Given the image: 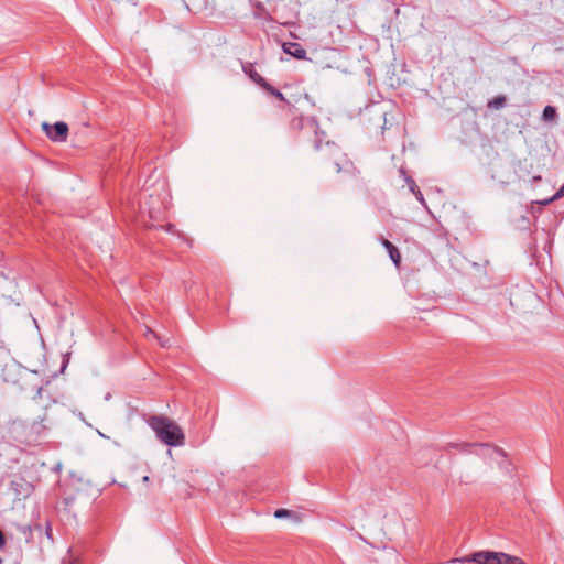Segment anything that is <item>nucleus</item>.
Returning <instances> with one entry per match:
<instances>
[{"label": "nucleus", "instance_id": "nucleus-4", "mask_svg": "<svg viewBox=\"0 0 564 564\" xmlns=\"http://www.w3.org/2000/svg\"><path fill=\"white\" fill-rule=\"evenodd\" d=\"M42 129L53 142H64L68 135V126L64 121H57L54 124L43 122Z\"/></svg>", "mask_w": 564, "mask_h": 564}, {"label": "nucleus", "instance_id": "nucleus-1", "mask_svg": "<svg viewBox=\"0 0 564 564\" xmlns=\"http://www.w3.org/2000/svg\"><path fill=\"white\" fill-rule=\"evenodd\" d=\"M147 423L154 431L156 438L164 445L170 447L184 445L185 434L172 419L163 415H152Z\"/></svg>", "mask_w": 564, "mask_h": 564}, {"label": "nucleus", "instance_id": "nucleus-3", "mask_svg": "<svg viewBox=\"0 0 564 564\" xmlns=\"http://www.w3.org/2000/svg\"><path fill=\"white\" fill-rule=\"evenodd\" d=\"M474 564H525L520 557L503 552L479 551L469 556L460 557V563Z\"/></svg>", "mask_w": 564, "mask_h": 564}, {"label": "nucleus", "instance_id": "nucleus-14", "mask_svg": "<svg viewBox=\"0 0 564 564\" xmlns=\"http://www.w3.org/2000/svg\"><path fill=\"white\" fill-rule=\"evenodd\" d=\"M564 196V184L561 186V188L550 198L544 200L542 204L546 205L553 200H556Z\"/></svg>", "mask_w": 564, "mask_h": 564}, {"label": "nucleus", "instance_id": "nucleus-19", "mask_svg": "<svg viewBox=\"0 0 564 564\" xmlns=\"http://www.w3.org/2000/svg\"><path fill=\"white\" fill-rule=\"evenodd\" d=\"M68 362V359H65L64 362H63V366H62V370H64L66 368V364Z\"/></svg>", "mask_w": 564, "mask_h": 564}, {"label": "nucleus", "instance_id": "nucleus-8", "mask_svg": "<svg viewBox=\"0 0 564 564\" xmlns=\"http://www.w3.org/2000/svg\"><path fill=\"white\" fill-rule=\"evenodd\" d=\"M381 243L387 249V251L389 253V257L393 261V263L395 265H399L400 260H401V256H400V252H399L398 248L393 243H391L389 240H387L384 238L381 239Z\"/></svg>", "mask_w": 564, "mask_h": 564}, {"label": "nucleus", "instance_id": "nucleus-10", "mask_svg": "<svg viewBox=\"0 0 564 564\" xmlns=\"http://www.w3.org/2000/svg\"><path fill=\"white\" fill-rule=\"evenodd\" d=\"M506 102H507L506 97L500 95V96H497V97L492 98L491 100H489L487 106L490 109L500 110L506 106Z\"/></svg>", "mask_w": 564, "mask_h": 564}, {"label": "nucleus", "instance_id": "nucleus-6", "mask_svg": "<svg viewBox=\"0 0 564 564\" xmlns=\"http://www.w3.org/2000/svg\"><path fill=\"white\" fill-rule=\"evenodd\" d=\"M283 51L285 54H289L296 59H304L306 57V51L296 42L283 43Z\"/></svg>", "mask_w": 564, "mask_h": 564}, {"label": "nucleus", "instance_id": "nucleus-9", "mask_svg": "<svg viewBox=\"0 0 564 564\" xmlns=\"http://www.w3.org/2000/svg\"><path fill=\"white\" fill-rule=\"evenodd\" d=\"M405 182L408 183L409 185V188L410 191L414 194V196L416 197V199L422 203L423 205H425V200H424V197H423V194L422 192L420 191L419 186L416 185V183L414 182L413 178L409 177V176H405Z\"/></svg>", "mask_w": 564, "mask_h": 564}, {"label": "nucleus", "instance_id": "nucleus-13", "mask_svg": "<svg viewBox=\"0 0 564 564\" xmlns=\"http://www.w3.org/2000/svg\"><path fill=\"white\" fill-rule=\"evenodd\" d=\"M295 513L291 510H288V509H276L275 512H274V517L276 519H283V518H290V517H294Z\"/></svg>", "mask_w": 564, "mask_h": 564}, {"label": "nucleus", "instance_id": "nucleus-20", "mask_svg": "<svg viewBox=\"0 0 564 564\" xmlns=\"http://www.w3.org/2000/svg\"><path fill=\"white\" fill-rule=\"evenodd\" d=\"M46 534H47V536H48V538H51V536H52V535H51V529H50V528H47V529H46Z\"/></svg>", "mask_w": 564, "mask_h": 564}, {"label": "nucleus", "instance_id": "nucleus-18", "mask_svg": "<svg viewBox=\"0 0 564 564\" xmlns=\"http://www.w3.org/2000/svg\"><path fill=\"white\" fill-rule=\"evenodd\" d=\"M321 148V140L315 141V149L318 150Z\"/></svg>", "mask_w": 564, "mask_h": 564}, {"label": "nucleus", "instance_id": "nucleus-16", "mask_svg": "<svg viewBox=\"0 0 564 564\" xmlns=\"http://www.w3.org/2000/svg\"><path fill=\"white\" fill-rule=\"evenodd\" d=\"M380 120H382V121H383V124H382V127H381V128H382V130H383V129H386V123H387L386 113H381V115H380Z\"/></svg>", "mask_w": 564, "mask_h": 564}, {"label": "nucleus", "instance_id": "nucleus-2", "mask_svg": "<svg viewBox=\"0 0 564 564\" xmlns=\"http://www.w3.org/2000/svg\"><path fill=\"white\" fill-rule=\"evenodd\" d=\"M460 454H476L498 464L506 473L512 471V464L509 462L506 452L489 443H464L460 442Z\"/></svg>", "mask_w": 564, "mask_h": 564}, {"label": "nucleus", "instance_id": "nucleus-24", "mask_svg": "<svg viewBox=\"0 0 564 564\" xmlns=\"http://www.w3.org/2000/svg\"><path fill=\"white\" fill-rule=\"evenodd\" d=\"M2 346H3V345H2V341L0 340V348H1Z\"/></svg>", "mask_w": 564, "mask_h": 564}, {"label": "nucleus", "instance_id": "nucleus-5", "mask_svg": "<svg viewBox=\"0 0 564 564\" xmlns=\"http://www.w3.org/2000/svg\"><path fill=\"white\" fill-rule=\"evenodd\" d=\"M10 490L13 492L14 498L17 500H22L31 496V494L34 490V487L30 481H28L23 477H18L11 480Z\"/></svg>", "mask_w": 564, "mask_h": 564}, {"label": "nucleus", "instance_id": "nucleus-7", "mask_svg": "<svg viewBox=\"0 0 564 564\" xmlns=\"http://www.w3.org/2000/svg\"><path fill=\"white\" fill-rule=\"evenodd\" d=\"M243 72L249 76V78L259 85L261 88L267 85V80L254 69L252 64H247L242 66Z\"/></svg>", "mask_w": 564, "mask_h": 564}, {"label": "nucleus", "instance_id": "nucleus-21", "mask_svg": "<svg viewBox=\"0 0 564 564\" xmlns=\"http://www.w3.org/2000/svg\"><path fill=\"white\" fill-rule=\"evenodd\" d=\"M327 147L329 148H336V145L334 143H330V142H327Z\"/></svg>", "mask_w": 564, "mask_h": 564}, {"label": "nucleus", "instance_id": "nucleus-11", "mask_svg": "<svg viewBox=\"0 0 564 564\" xmlns=\"http://www.w3.org/2000/svg\"><path fill=\"white\" fill-rule=\"evenodd\" d=\"M556 117V109L553 106H546L543 109L542 118L545 121H552Z\"/></svg>", "mask_w": 564, "mask_h": 564}, {"label": "nucleus", "instance_id": "nucleus-17", "mask_svg": "<svg viewBox=\"0 0 564 564\" xmlns=\"http://www.w3.org/2000/svg\"><path fill=\"white\" fill-rule=\"evenodd\" d=\"M334 167H335V171H336L337 173H339V172L341 171V166H340V163H339V162H335V163H334Z\"/></svg>", "mask_w": 564, "mask_h": 564}, {"label": "nucleus", "instance_id": "nucleus-12", "mask_svg": "<svg viewBox=\"0 0 564 564\" xmlns=\"http://www.w3.org/2000/svg\"><path fill=\"white\" fill-rule=\"evenodd\" d=\"M262 89H264L267 93H269L270 95L276 97L280 100H285L283 94L279 89H276L273 86H271L269 83H267V85H264L262 87Z\"/></svg>", "mask_w": 564, "mask_h": 564}, {"label": "nucleus", "instance_id": "nucleus-15", "mask_svg": "<svg viewBox=\"0 0 564 564\" xmlns=\"http://www.w3.org/2000/svg\"><path fill=\"white\" fill-rule=\"evenodd\" d=\"M6 545V536L3 532L0 530V549H2Z\"/></svg>", "mask_w": 564, "mask_h": 564}, {"label": "nucleus", "instance_id": "nucleus-22", "mask_svg": "<svg viewBox=\"0 0 564 564\" xmlns=\"http://www.w3.org/2000/svg\"><path fill=\"white\" fill-rule=\"evenodd\" d=\"M98 434H99V436H101V437H105V438L107 437V436H106L104 433H101L100 431H98Z\"/></svg>", "mask_w": 564, "mask_h": 564}, {"label": "nucleus", "instance_id": "nucleus-23", "mask_svg": "<svg viewBox=\"0 0 564 564\" xmlns=\"http://www.w3.org/2000/svg\"><path fill=\"white\" fill-rule=\"evenodd\" d=\"M541 180V176H534L533 177V181H540Z\"/></svg>", "mask_w": 564, "mask_h": 564}]
</instances>
